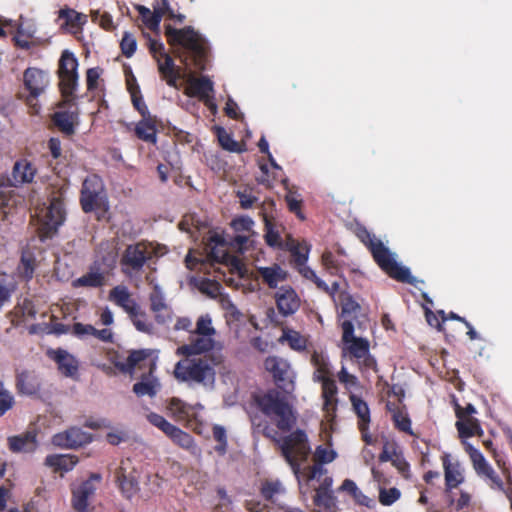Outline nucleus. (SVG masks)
<instances>
[{
	"mask_svg": "<svg viewBox=\"0 0 512 512\" xmlns=\"http://www.w3.org/2000/svg\"><path fill=\"white\" fill-rule=\"evenodd\" d=\"M341 327L343 331L342 341L345 345L343 348L344 354H348L351 358L360 361L369 352V341L365 338L354 336V325L350 320L343 321Z\"/></svg>",
	"mask_w": 512,
	"mask_h": 512,
	"instance_id": "16",
	"label": "nucleus"
},
{
	"mask_svg": "<svg viewBox=\"0 0 512 512\" xmlns=\"http://www.w3.org/2000/svg\"><path fill=\"white\" fill-rule=\"evenodd\" d=\"M115 478L121 492L126 498H131L139 491V472L131 459L121 460L115 471Z\"/></svg>",
	"mask_w": 512,
	"mask_h": 512,
	"instance_id": "15",
	"label": "nucleus"
},
{
	"mask_svg": "<svg viewBox=\"0 0 512 512\" xmlns=\"http://www.w3.org/2000/svg\"><path fill=\"white\" fill-rule=\"evenodd\" d=\"M263 219H264V223H265L264 238H265L267 245L270 247L281 248L282 247V239H281V236H280L278 230H276L275 223L273 222L272 219H269L266 215H264Z\"/></svg>",
	"mask_w": 512,
	"mask_h": 512,
	"instance_id": "44",
	"label": "nucleus"
},
{
	"mask_svg": "<svg viewBox=\"0 0 512 512\" xmlns=\"http://www.w3.org/2000/svg\"><path fill=\"white\" fill-rule=\"evenodd\" d=\"M60 110L53 113L51 120L57 129L67 136L75 133V127L78 124L79 112L74 103V95L71 98H64L59 103Z\"/></svg>",
	"mask_w": 512,
	"mask_h": 512,
	"instance_id": "13",
	"label": "nucleus"
},
{
	"mask_svg": "<svg viewBox=\"0 0 512 512\" xmlns=\"http://www.w3.org/2000/svg\"><path fill=\"white\" fill-rule=\"evenodd\" d=\"M167 436L176 444L185 449H190L194 445L193 437L174 425Z\"/></svg>",
	"mask_w": 512,
	"mask_h": 512,
	"instance_id": "45",
	"label": "nucleus"
},
{
	"mask_svg": "<svg viewBox=\"0 0 512 512\" xmlns=\"http://www.w3.org/2000/svg\"><path fill=\"white\" fill-rule=\"evenodd\" d=\"M279 343L287 342L292 350L301 352L307 347V339L302 336L298 331L284 328L282 335L278 339Z\"/></svg>",
	"mask_w": 512,
	"mask_h": 512,
	"instance_id": "38",
	"label": "nucleus"
},
{
	"mask_svg": "<svg viewBox=\"0 0 512 512\" xmlns=\"http://www.w3.org/2000/svg\"><path fill=\"white\" fill-rule=\"evenodd\" d=\"M115 256L110 254L102 257L101 261L95 260L89 267V271L81 277L73 280L72 286L74 288L89 287L100 288L105 284L106 276L105 271H101V266H106L112 269L115 266Z\"/></svg>",
	"mask_w": 512,
	"mask_h": 512,
	"instance_id": "14",
	"label": "nucleus"
},
{
	"mask_svg": "<svg viewBox=\"0 0 512 512\" xmlns=\"http://www.w3.org/2000/svg\"><path fill=\"white\" fill-rule=\"evenodd\" d=\"M265 369L272 374L277 387L285 392L294 389V372L290 363L279 356H268L264 361Z\"/></svg>",
	"mask_w": 512,
	"mask_h": 512,
	"instance_id": "12",
	"label": "nucleus"
},
{
	"mask_svg": "<svg viewBox=\"0 0 512 512\" xmlns=\"http://www.w3.org/2000/svg\"><path fill=\"white\" fill-rule=\"evenodd\" d=\"M285 201L287 203V206H288V209H289L290 212L296 214V216L300 220H304L305 219V216L303 215V213L301 211L302 200L297 199L295 196L289 194V195L286 196Z\"/></svg>",
	"mask_w": 512,
	"mask_h": 512,
	"instance_id": "63",
	"label": "nucleus"
},
{
	"mask_svg": "<svg viewBox=\"0 0 512 512\" xmlns=\"http://www.w3.org/2000/svg\"><path fill=\"white\" fill-rule=\"evenodd\" d=\"M35 272V258L32 255L23 254L18 266V274L25 281H30Z\"/></svg>",
	"mask_w": 512,
	"mask_h": 512,
	"instance_id": "46",
	"label": "nucleus"
},
{
	"mask_svg": "<svg viewBox=\"0 0 512 512\" xmlns=\"http://www.w3.org/2000/svg\"><path fill=\"white\" fill-rule=\"evenodd\" d=\"M213 438L219 443L217 446H215V451L220 455H224L227 448V436L225 428L220 425H215L213 427Z\"/></svg>",
	"mask_w": 512,
	"mask_h": 512,
	"instance_id": "56",
	"label": "nucleus"
},
{
	"mask_svg": "<svg viewBox=\"0 0 512 512\" xmlns=\"http://www.w3.org/2000/svg\"><path fill=\"white\" fill-rule=\"evenodd\" d=\"M91 441V434L78 427H70L63 432L56 433L51 440L54 446L62 449H76Z\"/></svg>",
	"mask_w": 512,
	"mask_h": 512,
	"instance_id": "19",
	"label": "nucleus"
},
{
	"mask_svg": "<svg viewBox=\"0 0 512 512\" xmlns=\"http://www.w3.org/2000/svg\"><path fill=\"white\" fill-rule=\"evenodd\" d=\"M120 48L125 57H132L137 48L135 37L131 33L125 32L120 42Z\"/></svg>",
	"mask_w": 512,
	"mask_h": 512,
	"instance_id": "54",
	"label": "nucleus"
},
{
	"mask_svg": "<svg viewBox=\"0 0 512 512\" xmlns=\"http://www.w3.org/2000/svg\"><path fill=\"white\" fill-rule=\"evenodd\" d=\"M134 131L138 139L155 144L157 141L156 117H143L136 124Z\"/></svg>",
	"mask_w": 512,
	"mask_h": 512,
	"instance_id": "33",
	"label": "nucleus"
},
{
	"mask_svg": "<svg viewBox=\"0 0 512 512\" xmlns=\"http://www.w3.org/2000/svg\"><path fill=\"white\" fill-rule=\"evenodd\" d=\"M141 19H142V22L145 24V26L152 30V31H156L159 29V26H160V22H161V14L160 12L158 11H151L149 8L143 6V5H138L136 7Z\"/></svg>",
	"mask_w": 512,
	"mask_h": 512,
	"instance_id": "41",
	"label": "nucleus"
},
{
	"mask_svg": "<svg viewBox=\"0 0 512 512\" xmlns=\"http://www.w3.org/2000/svg\"><path fill=\"white\" fill-rule=\"evenodd\" d=\"M221 361V357L185 358L176 363L174 376L180 382L212 387L216 377L214 366Z\"/></svg>",
	"mask_w": 512,
	"mask_h": 512,
	"instance_id": "3",
	"label": "nucleus"
},
{
	"mask_svg": "<svg viewBox=\"0 0 512 512\" xmlns=\"http://www.w3.org/2000/svg\"><path fill=\"white\" fill-rule=\"evenodd\" d=\"M322 384L323 411L328 416H335L337 409L338 388L334 379H325Z\"/></svg>",
	"mask_w": 512,
	"mask_h": 512,
	"instance_id": "32",
	"label": "nucleus"
},
{
	"mask_svg": "<svg viewBox=\"0 0 512 512\" xmlns=\"http://www.w3.org/2000/svg\"><path fill=\"white\" fill-rule=\"evenodd\" d=\"M349 400L352 405V409L358 418L357 426L361 434L362 441L366 445H374L376 439L369 433V425L371 422L370 408L361 397L351 394Z\"/></svg>",
	"mask_w": 512,
	"mask_h": 512,
	"instance_id": "18",
	"label": "nucleus"
},
{
	"mask_svg": "<svg viewBox=\"0 0 512 512\" xmlns=\"http://www.w3.org/2000/svg\"><path fill=\"white\" fill-rule=\"evenodd\" d=\"M158 70L162 78L170 87H177V81L180 79V69L174 64L172 57L168 53H164L157 60Z\"/></svg>",
	"mask_w": 512,
	"mask_h": 512,
	"instance_id": "29",
	"label": "nucleus"
},
{
	"mask_svg": "<svg viewBox=\"0 0 512 512\" xmlns=\"http://www.w3.org/2000/svg\"><path fill=\"white\" fill-rule=\"evenodd\" d=\"M91 18L93 22L98 23L103 29L107 31L114 27L112 17L107 12H101L99 10L92 11Z\"/></svg>",
	"mask_w": 512,
	"mask_h": 512,
	"instance_id": "59",
	"label": "nucleus"
},
{
	"mask_svg": "<svg viewBox=\"0 0 512 512\" xmlns=\"http://www.w3.org/2000/svg\"><path fill=\"white\" fill-rule=\"evenodd\" d=\"M290 251L297 268L306 264L309 254V247L307 245L297 243L291 247Z\"/></svg>",
	"mask_w": 512,
	"mask_h": 512,
	"instance_id": "50",
	"label": "nucleus"
},
{
	"mask_svg": "<svg viewBox=\"0 0 512 512\" xmlns=\"http://www.w3.org/2000/svg\"><path fill=\"white\" fill-rule=\"evenodd\" d=\"M65 214L64 202L60 198H53L44 214L39 217L37 234L42 242L57 233L65 220Z\"/></svg>",
	"mask_w": 512,
	"mask_h": 512,
	"instance_id": "7",
	"label": "nucleus"
},
{
	"mask_svg": "<svg viewBox=\"0 0 512 512\" xmlns=\"http://www.w3.org/2000/svg\"><path fill=\"white\" fill-rule=\"evenodd\" d=\"M194 333L201 336H213L216 333L212 327L211 318L208 315L198 318Z\"/></svg>",
	"mask_w": 512,
	"mask_h": 512,
	"instance_id": "55",
	"label": "nucleus"
},
{
	"mask_svg": "<svg viewBox=\"0 0 512 512\" xmlns=\"http://www.w3.org/2000/svg\"><path fill=\"white\" fill-rule=\"evenodd\" d=\"M159 387V381L153 376V374H142L141 380L133 385V392L138 397H154L156 396Z\"/></svg>",
	"mask_w": 512,
	"mask_h": 512,
	"instance_id": "36",
	"label": "nucleus"
},
{
	"mask_svg": "<svg viewBox=\"0 0 512 512\" xmlns=\"http://www.w3.org/2000/svg\"><path fill=\"white\" fill-rule=\"evenodd\" d=\"M476 475L492 490H503V480L484 455L468 441H463Z\"/></svg>",
	"mask_w": 512,
	"mask_h": 512,
	"instance_id": "6",
	"label": "nucleus"
},
{
	"mask_svg": "<svg viewBox=\"0 0 512 512\" xmlns=\"http://www.w3.org/2000/svg\"><path fill=\"white\" fill-rule=\"evenodd\" d=\"M254 222L248 216H240L238 218L233 219L231 226L237 232L240 231H250L252 229Z\"/></svg>",
	"mask_w": 512,
	"mask_h": 512,
	"instance_id": "64",
	"label": "nucleus"
},
{
	"mask_svg": "<svg viewBox=\"0 0 512 512\" xmlns=\"http://www.w3.org/2000/svg\"><path fill=\"white\" fill-rule=\"evenodd\" d=\"M218 142L220 146L229 152L240 153L243 151L240 144L235 141L231 134H229L223 127L217 126L215 128Z\"/></svg>",
	"mask_w": 512,
	"mask_h": 512,
	"instance_id": "42",
	"label": "nucleus"
},
{
	"mask_svg": "<svg viewBox=\"0 0 512 512\" xmlns=\"http://www.w3.org/2000/svg\"><path fill=\"white\" fill-rule=\"evenodd\" d=\"M321 262L325 270L331 275H337L340 270V262L331 251L322 254Z\"/></svg>",
	"mask_w": 512,
	"mask_h": 512,
	"instance_id": "52",
	"label": "nucleus"
},
{
	"mask_svg": "<svg viewBox=\"0 0 512 512\" xmlns=\"http://www.w3.org/2000/svg\"><path fill=\"white\" fill-rule=\"evenodd\" d=\"M135 328L142 333L151 334L154 330V326L152 322L147 320L146 312L141 308L138 304V311L133 316L132 314H127Z\"/></svg>",
	"mask_w": 512,
	"mask_h": 512,
	"instance_id": "43",
	"label": "nucleus"
},
{
	"mask_svg": "<svg viewBox=\"0 0 512 512\" xmlns=\"http://www.w3.org/2000/svg\"><path fill=\"white\" fill-rule=\"evenodd\" d=\"M49 84V75L38 68H27L24 72V85L32 97L42 94Z\"/></svg>",
	"mask_w": 512,
	"mask_h": 512,
	"instance_id": "24",
	"label": "nucleus"
},
{
	"mask_svg": "<svg viewBox=\"0 0 512 512\" xmlns=\"http://www.w3.org/2000/svg\"><path fill=\"white\" fill-rule=\"evenodd\" d=\"M165 36L171 46H181L190 53L193 65L196 69H205L207 58L205 41L192 26L177 29L171 25H166Z\"/></svg>",
	"mask_w": 512,
	"mask_h": 512,
	"instance_id": "4",
	"label": "nucleus"
},
{
	"mask_svg": "<svg viewBox=\"0 0 512 512\" xmlns=\"http://www.w3.org/2000/svg\"><path fill=\"white\" fill-rule=\"evenodd\" d=\"M37 174V169L33 163L25 158L19 159L14 163L10 184L19 187L25 183H31Z\"/></svg>",
	"mask_w": 512,
	"mask_h": 512,
	"instance_id": "27",
	"label": "nucleus"
},
{
	"mask_svg": "<svg viewBox=\"0 0 512 512\" xmlns=\"http://www.w3.org/2000/svg\"><path fill=\"white\" fill-rule=\"evenodd\" d=\"M157 357L151 349L130 351L125 361H118L115 367L124 374L132 375L136 369L144 370L142 374H153L156 370Z\"/></svg>",
	"mask_w": 512,
	"mask_h": 512,
	"instance_id": "10",
	"label": "nucleus"
},
{
	"mask_svg": "<svg viewBox=\"0 0 512 512\" xmlns=\"http://www.w3.org/2000/svg\"><path fill=\"white\" fill-rule=\"evenodd\" d=\"M356 234L359 240L369 250L376 264L389 277L401 283L415 285L417 280L411 275L409 268L400 265L389 248H387L380 239L370 233L365 227L359 228Z\"/></svg>",
	"mask_w": 512,
	"mask_h": 512,
	"instance_id": "2",
	"label": "nucleus"
},
{
	"mask_svg": "<svg viewBox=\"0 0 512 512\" xmlns=\"http://www.w3.org/2000/svg\"><path fill=\"white\" fill-rule=\"evenodd\" d=\"M101 479L100 474L92 473L88 479L72 488L71 505L76 512H93L90 500L95 495Z\"/></svg>",
	"mask_w": 512,
	"mask_h": 512,
	"instance_id": "11",
	"label": "nucleus"
},
{
	"mask_svg": "<svg viewBox=\"0 0 512 512\" xmlns=\"http://www.w3.org/2000/svg\"><path fill=\"white\" fill-rule=\"evenodd\" d=\"M150 310L156 323L163 325L172 320V309L168 305L164 292L158 284H154L149 294Z\"/></svg>",
	"mask_w": 512,
	"mask_h": 512,
	"instance_id": "20",
	"label": "nucleus"
},
{
	"mask_svg": "<svg viewBox=\"0 0 512 512\" xmlns=\"http://www.w3.org/2000/svg\"><path fill=\"white\" fill-rule=\"evenodd\" d=\"M108 300L122 308L127 314H135L138 311V302L132 297L129 289L124 285L113 287L108 294Z\"/></svg>",
	"mask_w": 512,
	"mask_h": 512,
	"instance_id": "25",
	"label": "nucleus"
},
{
	"mask_svg": "<svg viewBox=\"0 0 512 512\" xmlns=\"http://www.w3.org/2000/svg\"><path fill=\"white\" fill-rule=\"evenodd\" d=\"M147 420L153 426L159 428L166 435L171 431L174 425L168 422L162 415L151 412L147 415Z\"/></svg>",
	"mask_w": 512,
	"mask_h": 512,
	"instance_id": "57",
	"label": "nucleus"
},
{
	"mask_svg": "<svg viewBox=\"0 0 512 512\" xmlns=\"http://www.w3.org/2000/svg\"><path fill=\"white\" fill-rule=\"evenodd\" d=\"M47 355L57 364V368L63 376L72 379L78 378L79 361L74 355L62 348L49 350Z\"/></svg>",
	"mask_w": 512,
	"mask_h": 512,
	"instance_id": "21",
	"label": "nucleus"
},
{
	"mask_svg": "<svg viewBox=\"0 0 512 512\" xmlns=\"http://www.w3.org/2000/svg\"><path fill=\"white\" fill-rule=\"evenodd\" d=\"M278 311L283 316L293 315L300 307V298L291 286H282L275 293Z\"/></svg>",
	"mask_w": 512,
	"mask_h": 512,
	"instance_id": "23",
	"label": "nucleus"
},
{
	"mask_svg": "<svg viewBox=\"0 0 512 512\" xmlns=\"http://www.w3.org/2000/svg\"><path fill=\"white\" fill-rule=\"evenodd\" d=\"M8 447L14 453L33 452L37 448L36 433L27 431L20 435L11 436L8 438Z\"/></svg>",
	"mask_w": 512,
	"mask_h": 512,
	"instance_id": "30",
	"label": "nucleus"
},
{
	"mask_svg": "<svg viewBox=\"0 0 512 512\" xmlns=\"http://www.w3.org/2000/svg\"><path fill=\"white\" fill-rule=\"evenodd\" d=\"M168 410L171 415L177 421H187L190 422L197 418V413L199 409H202L201 404H188L177 397H172L167 405Z\"/></svg>",
	"mask_w": 512,
	"mask_h": 512,
	"instance_id": "26",
	"label": "nucleus"
},
{
	"mask_svg": "<svg viewBox=\"0 0 512 512\" xmlns=\"http://www.w3.org/2000/svg\"><path fill=\"white\" fill-rule=\"evenodd\" d=\"M58 16L60 19L65 20L66 25L75 27L80 24L79 21L81 19V14L76 12L73 9H70V8L60 9Z\"/></svg>",
	"mask_w": 512,
	"mask_h": 512,
	"instance_id": "60",
	"label": "nucleus"
},
{
	"mask_svg": "<svg viewBox=\"0 0 512 512\" xmlns=\"http://www.w3.org/2000/svg\"><path fill=\"white\" fill-rule=\"evenodd\" d=\"M311 363L316 368L314 380L323 383L325 379L330 377V368L327 359L320 353L314 351L311 355Z\"/></svg>",
	"mask_w": 512,
	"mask_h": 512,
	"instance_id": "39",
	"label": "nucleus"
},
{
	"mask_svg": "<svg viewBox=\"0 0 512 512\" xmlns=\"http://www.w3.org/2000/svg\"><path fill=\"white\" fill-rule=\"evenodd\" d=\"M316 512H337L336 497L333 493H316L313 497Z\"/></svg>",
	"mask_w": 512,
	"mask_h": 512,
	"instance_id": "40",
	"label": "nucleus"
},
{
	"mask_svg": "<svg viewBox=\"0 0 512 512\" xmlns=\"http://www.w3.org/2000/svg\"><path fill=\"white\" fill-rule=\"evenodd\" d=\"M15 387L18 394L32 396L39 393L41 381L35 371L22 370L16 373Z\"/></svg>",
	"mask_w": 512,
	"mask_h": 512,
	"instance_id": "28",
	"label": "nucleus"
},
{
	"mask_svg": "<svg viewBox=\"0 0 512 512\" xmlns=\"http://www.w3.org/2000/svg\"><path fill=\"white\" fill-rule=\"evenodd\" d=\"M15 405V398L13 394L6 389L0 392V417L4 416L9 410H11Z\"/></svg>",
	"mask_w": 512,
	"mask_h": 512,
	"instance_id": "58",
	"label": "nucleus"
},
{
	"mask_svg": "<svg viewBox=\"0 0 512 512\" xmlns=\"http://www.w3.org/2000/svg\"><path fill=\"white\" fill-rule=\"evenodd\" d=\"M337 453L332 449H327L322 445L316 447L314 453V462L318 465L323 466V464H328L334 461Z\"/></svg>",
	"mask_w": 512,
	"mask_h": 512,
	"instance_id": "51",
	"label": "nucleus"
},
{
	"mask_svg": "<svg viewBox=\"0 0 512 512\" xmlns=\"http://www.w3.org/2000/svg\"><path fill=\"white\" fill-rule=\"evenodd\" d=\"M106 195L104 183L96 174L85 178L80 191V205L85 213L100 209L104 204Z\"/></svg>",
	"mask_w": 512,
	"mask_h": 512,
	"instance_id": "8",
	"label": "nucleus"
},
{
	"mask_svg": "<svg viewBox=\"0 0 512 512\" xmlns=\"http://www.w3.org/2000/svg\"><path fill=\"white\" fill-rule=\"evenodd\" d=\"M197 288L201 293L215 298L220 293L221 285L216 280L203 278L198 281Z\"/></svg>",
	"mask_w": 512,
	"mask_h": 512,
	"instance_id": "49",
	"label": "nucleus"
},
{
	"mask_svg": "<svg viewBox=\"0 0 512 512\" xmlns=\"http://www.w3.org/2000/svg\"><path fill=\"white\" fill-rule=\"evenodd\" d=\"M103 70L100 67L89 68L86 71V85L88 91H94L98 87V80Z\"/></svg>",
	"mask_w": 512,
	"mask_h": 512,
	"instance_id": "61",
	"label": "nucleus"
},
{
	"mask_svg": "<svg viewBox=\"0 0 512 512\" xmlns=\"http://www.w3.org/2000/svg\"><path fill=\"white\" fill-rule=\"evenodd\" d=\"M478 422L476 418H467L464 421L456 422L455 426L462 442L474 436V425L478 424Z\"/></svg>",
	"mask_w": 512,
	"mask_h": 512,
	"instance_id": "48",
	"label": "nucleus"
},
{
	"mask_svg": "<svg viewBox=\"0 0 512 512\" xmlns=\"http://www.w3.org/2000/svg\"><path fill=\"white\" fill-rule=\"evenodd\" d=\"M257 272L263 283L271 289L277 288L278 284L286 281L288 277L287 271L278 264L269 267H258Z\"/></svg>",
	"mask_w": 512,
	"mask_h": 512,
	"instance_id": "31",
	"label": "nucleus"
},
{
	"mask_svg": "<svg viewBox=\"0 0 512 512\" xmlns=\"http://www.w3.org/2000/svg\"><path fill=\"white\" fill-rule=\"evenodd\" d=\"M128 90L131 94L132 104H133L134 108L139 112L141 117L143 118V117L152 116L149 112L147 105L145 104V102L143 100L139 86L136 85L135 87H132L129 85Z\"/></svg>",
	"mask_w": 512,
	"mask_h": 512,
	"instance_id": "47",
	"label": "nucleus"
},
{
	"mask_svg": "<svg viewBox=\"0 0 512 512\" xmlns=\"http://www.w3.org/2000/svg\"><path fill=\"white\" fill-rule=\"evenodd\" d=\"M281 483L278 481L272 482L267 481L265 482L261 487V495L266 500H272L273 496L275 494H278L281 492Z\"/></svg>",
	"mask_w": 512,
	"mask_h": 512,
	"instance_id": "62",
	"label": "nucleus"
},
{
	"mask_svg": "<svg viewBox=\"0 0 512 512\" xmlns=\"http://www.w3.org/2000/svg\"><path fill=\"white\" fill-rule=\"evenodd\" d=\"M44 463L53 468L54 472H69L78 463V457L70 454H51L46 456Z\"/></svg>",
	"mask_w": 512,
	"mask_h": 512,
	"instance_id": "34",
	"label": "nucleus"
},
{
	"mask_svg": "<svg viewBox=\"0 0 512 512\" xmlns=\"http://www.w3.org/2000/svg\"><path fill=\"white\" fill-rule=\"evenodd\" d=\"M445 478V493L449 494L465 481L463 469L460 462H451L450 454L444 453L441 456Z\"/></svg>",
	"mask_w": 512,
	"mask_h": 512,
	"instance_id": "22",
	"label": "nucleus"
},
{
	"mask_svg": "<svg viewBox=\"0 0 512 512\" xmlns=\"http://www.w3.org/2000/svg\"><path fill=\"white\" fill-rule=\"evenodd\" d=\"M401 497V492L398 488L392 487L389 489L381 488L379 491V502L383 506H390L399 500Z\"/></svg>",
	"mask_w": 512,
	"mask_h": 512,
	"instance_id": "53",
	"label": "nucleus"
},
{
	"mask_svg": "<svg viewBox=\"0 0 512 512\" xmlns=\"http://www.w3.org/2000/svg\"><path fill=\"white\" fill-rule=\"evenodd\" d=\"M256 407L276 426V429L265 424L262 429L264 437L273 441L281 450V455L290 465L298 483L301 476L305 475L306 481L319 480L326 473L323 466L314 463L301 469V463L307 461L311 447L308 436L302 429H296L282 437L280 432H290L297 422L296 412L287 398L276 389H270L265 393L252 396Z\"/></svg>",
	"mask_w": 512,
	"mask_h": 512,
	"instance_id": "1",
	"label": "nucleus"
},
{
	"mask_svg": "<svg viewBox=\"0 0 512 512\" xmlns=\"http://www.w3.org/2000/svg\"><path fill=\"white\" fill-rule=\"evenodd\" d=\"M78 61L74 54L68 50L63 51L60 60L58 74L60 90L63 98H71L78 84Z\"/></svg>",
	"mask_w": 512,
	"mask_h": 512,
	"instance_id": "9",
	"label": "nucleus"
},
{
	"mask_svg": "<svg viewBox=\"0 0 512 512\" xmlns=\"http://www.w3.org/2000/svg\"><path fill=\"white\" fill-rule=\"evenodd\" d=\"M186 94L191 97H197L210 110L216 111L217 105L214 102V84L208 76L190 78Z\"/></svg>",
	"mask_w": 512,
	"mask_h": 512,
	"instance_id": "17",
	"label": "nucleus"
},
{
	"mask_svg": "<svg viewBox=\"0 0 512 512\" xmlns=\"http://www.w3.org/2000/svg\"><path fill=\"white\" fill-rule=\"evenodd\" d=\"M386 408L392 414V421L397 430L409 435H414L411 428V419L404 408L391 402H387Z\"/></svg>",
	"mask_w": 512,
	"mask_h": 512,
	"instance_id": "35",
	"label": "nucleus"
},
{
	"mask_svg": "<svg viewBox=\"0 0 512 512\" xmlns=\"http://www.w3.org/2000/svg\"><path fill=\"white\" fill-rule=\"evenodd\" d=\"M214 344L215 342L212 336L198 335V337L193 339L188 345L183 346L182 350L188 356L200 355L212 350L214 348Z\"/></svg>",
	"mask_w": 512,
	"mask_h": 512,
	"instance_id": "37",
	"label": "nucleus"
},
{
	"mask_svg": "<svg viewBox=\"0 0 512 512\" xmlns=\"http://www.w3.org/2000/svg\"><path fill=\"white\" fill-rule=\"evenodd\" d=\"M151 258L152 253L145 241L129 244L120 257L121 272L128 277L137 275Z\"/></svg>",
	"mask_w": 512,
	"mask_h": 512,
	"instance_id": "5",
	"label": "nucleus"
}]
</instances>
